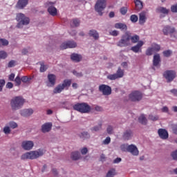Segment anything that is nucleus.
<instances>
[{
    "label": "nucleus",
    "instance_id": "1",
    "mask_svg": "<svg viewBox=\"0 0 177 177\" xmlns=\"http://www.w3.org/2000/svg\"><path fill=\"white\" fill-rule=\"evenodd\" d=\"M44 149H38L37 151H30L24 153L21 156V160H37L39 157H42L44 154Z\"/></svg>",
    "mask_w": 177,
    "mask_h": 177
},
{
    "label": "nucleus",
    "instance_id": "2",
    "mask_svg": "<svg viewBox=\"0 0 177 177\" xmlns=\"http://www.w3.org/2000/svg\"><path fill=\"white\" fill-rule=\"evenodd\" d=\"M24 103H26V100L23 97L17 96L11 100L10 106L13 111H16V110H20L24 106Z\"/></svg>",
    "mask_w": 177,
    "mask_h": 177
},
{
    "label": "nucleus",
    "instance_id": "3",
    "mask_svg": "<svg viewBox=\"0 0 177 177\" xmlns=\"http://www.w3.org/2000/svg\"><path fill=\"white\" fill-rule=\"evenodd\" d=\"M16 20L18 22L16 26L17 28H23L24 26H28V24H30V18L23 13L17 14Z\"/></svg>",
    "mask_w": 177,
    "mask_h": 177
},
{
    "label": "nucleus",
    "instance_id": "4",
    "mask_svg": "<svg viewBox=\"0 0 177 177\" xmlns=\"http://www.w3.org/2000/svg\"><path fill=\"white\" fill-rule=\"evenodd\" d=\"M71 79H66L63 81L62 84H58L53 90V93H62L64 89L68 90L71 86Z\"/></svg>",
    "mask_w": 177,
    "mask_h": 177
},
{
    "label": "nucleus",
    "instance_id": "5",
    "mask_svg": "<svg viewBox=\"0 0 177 177\" xmlns=\"http://www.w3.org/2000/svg\"><path fill=\"white\" fill-rule=\"evenodd\" d=\"M73 109L82 114L90 113L91 110V106L86 102L77 103L73 106Z\"/></svg>",
    "mask_w": 177,
    "mask_h": 177
},
{
    "label": "nucleus",
    "instance_id": "6",
    "mask_svg": "<svg viewBox=\"0 0 177 177\" xmlns=\"http://www.w3.org/2000/svg\"><path fill=\"white\" fill-rule=\"evenodd\" d=\"M131 34L129 32H125L124 35L122 36L121 39L117 43L118 46L120 48L129 46L131 45Z\"/></svg>",
    "mask_w": 177,
    "mask_h": 177
},
{
    "label": "nucleus",
    "instance_id": "7",
    "mask_svg": "<svg viewBox=\"0 0 177 177\" xmlns=\"http://www.w3.org/2000/svg\"><path fill=\"white\" fill-rule=\"evenodd\" d=\"M124 74L125 71L119 66L115 73L107 75V80H110V81H115V80H120V78H122Z\"/></svg>",
    "mask_w": 177,
    "mask_h": 177
},
{
    "label": "nucleus",
    "instance_id": "8",
    "mask_svg": "<svg viewBox=\"0 0 177 177\" xmlns=\"http://www.w3.org/2000/svg\"><path fill=\"white\" fill-rule=\"evenodd\" d=\"M106 0H97L95 5V10L100 16H103V10L106 9Z\"/></svg>",
    "mask_w": 177,
    "mask_h": 177
},
{
    "label": "nucleus",
    "instance_id": "9",
    "mask_svg": "<svg viewBox=\"0 0 177 177\" xmlns=\"http://www.w3.org/2000/svg\"><path fill=\"white\" fill-rule=\"evenodd\" d=\"M143 97V94L140 91H133L129 95V99L131 102H140V100Z\"/></svg>",
    "mask_w": 177,
    "mask_h": 177
},
{
    "label": "nucleus",
    "instance_id": "10",
    "mask_svg": "<svg viewBox=\"0 0 177 177\" xmlns=\"http://www.w3.org/2000/svg\"><path fill=\"white\" fill-rule=\"evenodd\" d=\"M163 76L167 80V82H171V81H174L176 77V72L174 71H166L163 73Z\"/></svg>",
    "mask_w": 177,
    "mask_h": 177
},
{
    "label": "nucleus",
    "instance_id": "11",
    "mask_svg": "<svg viewBox=\"0 0 177 177\" xmlns=\"http://www.w3.org/2000/svg\"><path fill=\"white\" fill-rule=\"evenodd\" d=\"M99 91L102 92L104 96H109L111 93V87L109 85L101 84L99 86Z\"/></svg>",
    "mask_w": 177,
    "mask_h": 177
},
{
    "label": "nucleus",
    "instance_id": "12",
    "mask_svg": "<svg viewBox=\"0 0 177 177\" xmlns=\"http://www.w3.org/2000/svg\"><path fill=\"white\" fill-rule=\"evenodd\" d=\"M175 31V28L171 27L169 26H166L162 29V32L164 35H168L169 34L171 38H176V37L172 35L174 34Z\"/></svg>",
    "mask_w": 177,
    "mask_h": 177
},
{
    "label": "nucleus",
    "instance_id": "13",
    "mask_svg": "<svg viewBox=\"0 0 177 177\" xmlns=\"http://www.w3.org/2000/svg\"><path fill=\"white\" fill-rule=\"evenodd\" d=\"M61 49H68L73 48H77V43L74 41H68L66 42H64L60 46Z\"/></svg>",
    "mask_w": 177,
    "mask_h": 177
},
{
    "label": "nucleus",
    "instance_id": "14",
    "mask_svg": "<svg viewBox=\"0 0 177 177\" xmlns=\"http://www.w3.org/2000/svg\"><path fill=\"white\" fill-rule=\"evenodd\" d=\"M127 151L131 153L132 156H139V150L138 149V147L134 145H129Z\"/></svg>",
    "mask_w": 177,
    "mask_h": 177
},
{
    "label": "nucleus",
    "instance_id": "15",
    "mask_svg": "<svg viewBox=\"0 0 177 177\" xmlns=\"http://www.w3.org/2000/svg\"><path fill=\"white\" fill-rule=\"evenodd\" d=\"M158 133L159 138H160V139H163V140H165L169 138L168 131L164 129H159L158 131Z\"/></svg>",
    "mask_w": 177,
    "mask_h": 177
},
{
    "label": "nucleus",
    "instance_id": "16",
    "mask_svg": "<svg viewBox=\"0 0 177 177\" xmlns=\"http://www.w3.org/2000/svg\"><path fill=\"white\" fill-rule=\"evenodd\" d=\"M21 146L24 150H31L34 147V142L32 141H24Z\"/></svg>",
    "mask_w": 177,
    "mask_h": 177
},
{
    "label": "nucleus",
    "instance_id": "17",
    "mask_svg": "<svg viewBox=\"0 0 177 177\" xmlns=\"http://www.w3.org/2000/svg\"><path fill=\"white\" fill-rule=\"evenodd\" d=\"M33 113L34 110H32V109H24L20 111V114L22 117H30V115H32Z\"/></svg>",
    "mask_w": 177,
    "mask_h": 177
},
{
    "label": "nucleus",
    "instance_id": "18",
    "mask_svg": "<svg viewBox=\"0 0 177 177\" xmlns=\"http://www.w3.org/2000/svg\"><path fill=\"white\" fill-rule=\"evenodd\" d=\"M48 82L50 83V86H55L56 85V75L54 74L48 75Z\"/></svg>",
    "mask_w": 177,
    "mask_h": 177
},
{
    "label": "nucleus",
    "instance_id": "19",
    "mask_svg": "<svg viewBox=\"0 0 177 177\" xmlns=\"http://www.w3.org/2000/svg\"><path fill=\"white\" fill-rule=\"evenodd\" d=\"M28 5V0H19L17 3L18 9H24Z\"/></svg>",
    "mask_w": 177,
    "mask_h": 177
},
{
    "label": "nucleus",
    "instance_id": "20",
    "mask_svg": "<svg viewBox=\"0 0 177 177\" xmlns=\"http://www.w3.org/2000/svg\"><path fill=\"white\" fill-rule=\"evenodd\" d=\"M143 45H144L143 41H139L138 43L136 46L131 47V50L133 52H134L135 53H138V52H139V50H140V48L143 46Z\"/></svg>",
    "mask_w": 177,
    "mask_h": 177
},
{
    "label": "nucleus",
    "instance_id": "21",
    "mask_svg": "<svg viewBox=\"0 0 177 177\" xmlns=\"http://www.w3.org/2000/svg\"><path fill=\"white\" fill-rule=\"evenodd\" d=\"M161 62V59L160 58V54H156L153 55V65L154 67H160V63Z\"/></svg>",
    "mask_w": 177,
    "mask_h": 177
},
{
    "label": "nucleus",
    "instance_id": "22",
    "mask_svg": "<svg viewBox=\"0 0 177 177\" xmlns=\"http://www.w3.org/2000/svg\"><path fill=\"white\" fill-rule=\"evenodd\" d=\"M52 129V123H45L41 126V131L43 133H46Z\"/></svg>",
    "mask_w": 177,
    "mask_h": 177
},
{
    "label": "nucleus",
    "instance_id": "23",
    "mask_svg": "<svg viewBox=\"0 0 177 177\" xmlns=\"http://www.w3.org/2000/svg\"><path fill=\"white\" fill-rule=\"evenodd\" d=\"M115 28H117L118 30H121V31H127V30H128V26L125 24L116 23L115 24Z\"/></svg>",
    "mask_w": 177,
    "mask_h": 177
},
{
    "label": "nucleus",
    "instance_id": "24",
    "mask_svg": "<svg viewBox=\"0 0 177 177\" xmlns=\"http://www.w3.org/2000/svg\"><path fill=\"white\" fill-rule=\"evenodd\" d=\"M71 158L73 160V161H77L81 158V153L79 151H73L71 153Z\"/></svg>",
    "mask_w": 177,
    "mask_h": 177
},
{
    "label": "nucleus",
    "instance_id": "25",
    "mask_svg": "<svg viewBox=\"0 0 177 177\" xmlns=\"http://www.w3.org/2000/svg\"><path fill=\"white\" fill-rule=\"evenodd\" d=\"M124 140H129L132 138V131L127 130L122 136Z\"/></svg>",
    "mask_w": 177,
    "mask_h": 177
},
{
    "label": "nucleus",
    "instance_id": "26",
    "mask_svg": "<svg viewBox=\"0 0 177 177\" xmlns=\"http://www.w3.org/2000/svg\"><path fill=\"white\" fill-rule=\"evenodd\" d=\"M71 60H73V62H76V63H78L81 62L82 57H81V55L78 54L73 53V54H71Z\"/></svg>",
    "mask_w": 177,
    "mask_h": 177
},
{
    "label": "nucleus",
    "instance_id": "27",
    "mask_svg": "<svg viewBox=\"0 0 177 177\" xmlns=\"http://www.w3.org/2000/svg\"><path fill=\"white\" fill-rule=\"evenodd\" d=\"M48 12L51 16H56V15H57V9L53 6L48 7Z\"/></svg>",
    "mask_w": 177,
    "mask_h": 177
},
{
    "label": "nucleus",
    "instance_id": "28",
    "mask_svg": "<svg viewBox=\"0 0 177 177\" xmlns=\"http://www.w3.org/2000/svg\"><path fill=\"white\" fill-rule=\"evenodd\" d=\"M136 10H142L143 9V2L140 0H134Z\"/></svg>",
    "mask_w": 177,
    "mask_h": 177
},
{
    "label": "nucleus",
    "instance_id": "29",
    "mask_svg": "<svg viewBox=\"0 0 177 177\" xmlns=\"http://www.w3.org/2000/svg\"><path fill=\"white\" fill-rule=\"evenodd\" d=\"M138 122H140V124H142V125H147V118H146L145 114H142L138 118Z\"/></svg>",
    "mask_w": 177,
    "mask_h": 177
},
{
    "label": "nucleus",
    "instance_id": "30",
    "mask_svg": "<svg viewBox=\"0 0 177 177\" xmlns=\"http://www.w3.org/2000/svg\"><path fill=\"white\" fill-rule=\"evenodd\" d=\"M88 35L93 37L95 39H99V33L95 30H91L89 31Z\"/></svg>",
    "mask_w": 177,
    "mask_h": 177
},
{
    "label": "nucleus",
    "instance_id": "31",
    "mask_svg": "<svg viewBox=\"0 0 177 177\" xmlns=\"http://www.w3.org/2000/svg\"><path fill=\"white\" fill-rule=\"evenodd\" d=\"M156 10L158 13H162L163 15H168L169 13V10L164 7H158Z\"/></svg>",
    "mask_w": 177,
    "mask_h": 177
},
{
    "label": "nucleus",
    "instance_id": "32",
    "mask_svg": "<svg viewBox=\"0 0 177 177\" xmlns=\"http://www.w3.org/2000/svg\"><path fill=\"white\" fill-rule=\"evenodd\" d=\"M115 175H117V171H115V169L113 168L109 170L106 175V177H114L115 176Z\"/></svg>",
    "mask_w": 177,
    "mask_h": 177
},
{
    "label": "nucleus",
    "instance_id": "33",
    "mask_svg": "<svg viewBox=\"0 0 177 177\" xmlns=\"http://www.w3.org/2000/svg\"><path fill=\"white\" fill-rule=\"evenodd\" d=\"M80 138H81V139H89L91 136L88 131H83L80 134Z\"/></svg>",
    "mask_w": 177,
    "mask_h": 177
},
{
    "label": "nucleus",
    "instance_id": "34",
    "mask_svg": "<svg viewBox=\"0 0 177 177\" xmlns=\"http://www.w3.org/2000/svg\"><path fill=\"white\" fill-rule=\"evenodd\" d=\"M146 22V15L144 13L140 14L139 23L140 24H144Z\"/></svg>",
    "mask_w": 177,
    "mask_h": 177
},
{
    "label": "nucleus",
    "instance_id": "35",
    "mask_svg": "<svg viewBox=\"0 0 177 177\" xmlns=\"http://www.w3.org/2000/svg\"><path fill=\"white\" fill-rule=\"evenodd\" d=\"M81 21H80V19H74L72 20V23L71 24V26L72 27H78V26H80Z\"/></svg>",
    "mask_w": 177,
    "mask_h": 177
},
{
    "label": "nucleus",
    "instance_id": "36",
    "mask_svg": "<svg viewBox=\"0 0 177 177\" xmlns=\"http://www.w3.org/2000/svg\"><path fill=\"white\" fill-rule=\"evenodd\" d=\"M40 66V73H45L48 70V65H45L44 62H41Z\"/></svg>",
    "mask_w": 177,
    "mask_h": 177
},
{
    "label": "nucleus",
    "instance_id": "37",
    "mask_svg": "<svg viewBox=\"0 0 177 177\" xmlns=\"http://www.w3.org/2000/svg\"><path fill=\"white\" fill-rule=\"evenodd\" d=\"M151 48L153 50V52H159V50L161 49V46L157 44H153L151 45Z\"/></svg>",
    "mask_w": 177,
    "mask_h": 177
},
{
    "label": "nucleus",
    "instance_id": "38",
    "mask_svg": "<svg viewBox=\"0 0 177 177\" xmlns=\"http://www.w3.org/2000/svg\"><path fill=\"white\" fill-rule=\"evenodd\" d=\"M130 39L131 40V42L133 44H136V42H139L140 38H139L138 35H134L133 37L130 36Z\"/></svg>",
    "mask_w": 177,
    "mask_h": 177
},
{
    "label": "nucleus",
    "instance_id": "39",
    "mask_svg": "<svg viewBox=\"0 0 177 177\" xmlns=\"http://www.w3.org/2000/svg\"><path fill=\"white\" fill-rule=\"evenodd\" d=\"M9 45V41L5 39H0V46H7Z\"/></svg>",
    "mask_w": 177,
    "mask_h": 177
},
{
    "label": "nucleus",
    "instance_id": "40",
    "mask_svg": "<svg viewBox=\"0 0 177 177\" xmlns=\"http://www.w3.org/2000/svg\"><path fill=\"white\" fill-rule=\"evenodd\" d=\"M14 81L16 83L17 86H20V85H21V78H20V76H17Z\"/></svg>",
    "mask_w": 177,
    "mask_h": 177
},
{
    "label": "nucleus",
    "instance_id": "41",
    "mask_svg": "<svg viewBox=\"0 0 177 177\" xmlns=\"http://www.w3.org/2000/svg\"><path fill=\"white\" fill-rule=\"evenodd\" d=\"M129 147V145H128V144H123L120 145V150H122V151H128Z\"/></svg>",
    "mask_w": 177,
    "mask_h": 177
},
{
    "label": "nucleus",
    "instance_id": "42",
    "mask_svg": "<svg viewBox=\"0 0 177 177\" xmlns=\"http://www.w3.org/2000/svg\"><path fill=\"white\" fill-rule=\"evenodd\" d=\"M154 52V50H153L152 47L148 48L146 50V55L147 56H151Z\"/></svg>",
    "mask_w": 177,
    "mask_h": 177
},
{
    "label": "nucleus",
    "instance_id": "43",
    "mask_svg": "<svg viewBox=\"0 0 177 177\" xmlns=\"http://www.w3.org/2000/svg\"><path fill=\"white\" fill-rule=\"evenodd\" d=\"M8 125L12 129H15L17 128V127H18L17 123H16L15 122H10L8 123Z\"/></svg>",
    "mask_w": 177,
    "mask_h": 177
},
{
    "label": "nucleus",
    "instance_id": "44",
    "mask_svg": "<svg viewBox=\"0 0 177 177\" xmlns=\"http://www.w3.org/2000/svg\"><path fill=\"white\" fill-rule=\"evenodd\" d=\"M8 57V53L3 50L0 51V59H6Z\"/></svg>",
    "mask_w": 177,
    "mask_h": 177
},
{
    "label": "nucleus",
    "instance_id": "45",
    "mask_svg": "<svg viewBox=\"0 0 177 177\" xmlns=\"http://www.w3.org/2000/svg\"><path fill=\"white\" fill-rule=\"evenodd\" d=\"M102 129V122L98 124L97 126H95L93 129H91V131H95V132L97 131H100Z\"/></svg>",
    "mask_w": 177,
    "mask_h": 177
},
{
    "label": "nucleus",
    "instance_id": "46",
    "mask_svg": "<svg viewBox=\"0 0 177 177\" xmlns=\"http://www.w3.org/2000/svg\"><path fill=\"white\" fill-rule=\"evenodd\" d=\"M163 55L165 57H169V56L172 55V51H171L170 50H165L163 51Z\"/></svg>",
    "mask_w": 177,
    "mask_h": 177
},
{
    "label": "nucleus",
    "instance_id": "47",
    "mask_svg": "<svg viewBox=\"0 0 177 177\" xmlns=\"http://www.w3.org/2000/svg\"><path fill=\"white\" fill-rule=\"evenodd\" d=\"M130 20L132 21V23H136V21H138V16L136 15H132L130 17Z\"/></svg>",
    "mask_w": 177,
    "mask_h": 177
},
{
    "label": "nucleus",
    "instance_id": "48",
    "mask_svg": "<svg viewBox=\"0 0 177 177\" xmlns=\"http://www.w3.org/2000/svg\"><path fill=\"white\" fill-rule=\"evenodd\" d=\"M15 66H16V61H15V60L10 61L8 64V67L9 68H10L12 67H15Z\"/></svg>",
    "mask_w": 177,
    "mask_h": 177
},
{
    "label": "nucleus",
    "instance_id": "49",
    "mask_svg": "<svg viewBox=\"0 0 177 177\" xmlns=\"http://www.w3.org/2000/svg\"><path fill=\"white\" fill-rule=\"evenodd\" d=\"M128 12V8L127 7H122L120 8V13L121 15H127V12Z\"/></svg>",
    "mask_w": 177,
    "mask_h": 177
},
{
    "label": "nucleus",
    "instance_id": "50",
    "mask_svg": "<svg viewBox=\"0 0 177 177\" xmlns=\"http://www.w3.org/2000/svg\"><path fill=\"white\" fill-rule=\"evenodd\" d=\"M149 120H150L151 121H157L158 120V116H157V115L154 116L153 115H149Z\"/></svg>",
    "mask_w": 177,
    "mask_h": 177
},
{
    "label": "nucleus",
    "instance_id": "51",
    "mask_svg": "<svg viewBox=\"0 0 177 177\" xmlns=\"http://www.w3.org/2000/svg\"><path fill=\"white\" fill-rule=\"evenodd\" d=\"M3 132L6 135H9V133H10V127H5L3 128Z\"/></svg>",
    "mask_w": 177,
    "mask_h": 177
},
{
    "label": "nucleus",
    "instance_id": "52",
    "mask_svg": "<svg viewBox=\"0 0 177 177\" xmlns=\"http://www.w3.org/2000/svg\"><path fill=\"white\" fill-rule=\"evenodd\" d=\"M172 13H177V3L171 6Z\"/></svg>",
    "mask_w": 177,
    "mask_h": 177
},
{
    "label": "nucleus",
    "instance_id": "53",
    "mask_svg": "<svg viewBox=\"0 0 177 177\" xmlns=\"http://www.w3.org/2000/svg\"><path fill=\"white\" fill-rule=\"evenodd\" d=\"M3 86H5V80H0V92H2Z\"/></svg>",
    "mask_w": 177,
    "mask_h": 177
},
{
    "label": "nucleus",
    "instance_id": "54",
    "mask_svg": "<svg viewBox=\"0 0 177 177\" xmlns=\"http://www.w3.org/2000/svg\"><path fill=\"white\" fill-rule=\"evenodd\" d=\"M171 156L172 157L173 160H175L176 161H177V150L173 151L171 153Z\"/></svg>",
    "mask_w": 177,
    "mask_h": 177
},
{
    "label": "nucleus",
    "instance_id": "55",
    "mask_svg": "<svg viewBox=\"0 0 177 177\" xmlns=\"http://www.w3.org/2000/svg\"><path fill=\"white\" fill-rule=\"evenodd\" d=\"M22 82H24L25 84L28 82V81H30V78H28V77L27 76H23L21 78Z\"/></svg>",
    "mask_w": 177,
    "mask_h": 177
},
{
    "label": "nucleus",
    "instance_id": "56",
    "mask_svg": "<svg viewBox=\"0 0 177 177\" xmlns=\"http://www.w3.org/2000/svg\"><path fill=\"white\" fill-rule=\"evenodd\" d=\"M106 132L109 135H112L113 133V127L109 126L106 129Z\"/></svg>",
    "mask_w": 177,
    "mask_h": 177
},
{
    "label": "nucleus",
    "instance_id": "57",
    "mask_svg": "<svg viewBox=\"0 0 177 177\" xmlns=\"http://www.w3.org/2000/svg\"><path fill=\"white\" fill-rule=\"evenodd\" d=\"M111 142V138L110 137H106V139L103 141L104 145H109Z\"/></svg>",
    "mask_w": 177,
    "mask_h": 177
},
{
    "label": "nucleus",
    "instance_id": "58",
    "mask_svg": "<svg viewBox=\"0 0 177 177\" xmlns=\"http://www.w3.org/2000/svg\"><path fill=\"white\" fill-rule=\"evenodd\" d=\"M120 34V32L118 30H112L110 32V35H112V37H117Z\"/></svg>",
    "mask_w": 177,
    "mask_h": 177
},
{
    "label": "nucleus",
    "instance_id": "59",
    "mask_svg": "<svg viewBox=\"0 0 177 177\" xmlns=\"http://www.w3.org/2000/svg\"><path fill=\"white\" fill-rule=\"evenodd\" d=\"M81 153L83 155V156H85V154H86L88 153V148L86 147H84L82 148L81 150Z\"/></svg>",
    "mask_w": 177,
    "mask_h": 177
},
{
    "label": "nucleus",
    "instance_id": "60",
    "mask_svg": "<svg viewBox=\"0 0 177 177\" xmlns=\"http://www.w3.org/2000/svg\"><path fill=\"white\" fill-rule=\"evenodd\" d=\"M73 75H75L76 77H81L83 75L82 73H78L76 71H73Z\"/></svg>",
    "mask_w": 177,
    "mask_h": 177
},
{
    "label": "nucleus",
    "instance_id": "61",
    "mask_svg": "<svg viewBox=\"0 0 177 177\" xmlns=\"http://www.w3.org/2000/svg\"><path fill=\"white\" fill-rule=\"evenodd\" d=\"M6 87L7 88H8V89H12V88H13V83H12V82H8V83L6 84Z\"/></svg>",
    "mask_w": 177,
    "mask_h": 177
},
{
    "label": "nucleus",
    "instance_id": "62",
    "mask_svg": "<svg viewBox=\"0 0 177 177\" xmlns=\"http://www.w3.org/2000/svg\"><path fill=\"white\" fill-rule=\"evenodd\" d=\"M15 73H11L8 77L9 81H15Z\"/></svg>",
    "mask_w": 177,
    "mask_h": 177
},
{
    "label": "nucleus",
    "instance_id": "63",
    "mask_svg": "<svg viewBox=\"0 0 177 177\" xmlns=\"http://www.w3.org/2000/svg\"><path fill=\"white\" fill-rule=\"evenodd\" d=\"M173 133H175V135H177V125H174L172 127Z\"/></svg>",
    "mask_w": 177,
    "mask_h": 177
},
{
    "label": "nucleus",
    "instance_id": "64",
    "mask_svg": "<svg viewBox=\"0 0 177 177\" xmlns=\"http://www.w3.org/2000/svg\"><path fill=\"white\" fill-rule=\"evenodd\" d=\"M170 92L174 95V96H177V89H172Z\"/></svg>",
    "mask_w": 177,
    "mask_h": 177
}]
</instances>
